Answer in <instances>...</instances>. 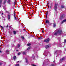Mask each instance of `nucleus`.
<instances>
[{
    "instance_id": "obj_1",
    "label": "nucleus",
    "mask_w": 66,
    "mask_h": 66,
    "mask_svg": "<svg viewBox=\"0 0 66 66\" xmlns=\"http://www.w3.org/2000/svg\"><path fill=\"white\" fill-rule=\"evenodd\" d=\"M57 30H56L54 31L53 33V34L54 35H56L57 34H61V33H62V31L61 30H58L57 31H56Z\"/></svg>"
},
{
    "instance_id": "obj_2",
    "label": "nucleus",
    "mask_w": 66,
    "mask_h": 66,
    "mask_svg": "<svg viewBox=\"0 0 66 66\" xmlns=\"http://www.w3.org/2000/svg\"><path fill=\"white\" fill-rule=\"evenodd\" d=\"M57 5H58L57 4H55L54 9L56 12L57 11L56 10H57Z\"/></svg>"
},
{
    "instance_id": "obj_3",
    "label": "nucleus",
    "mask_w": 66,
    "mask_h": 66,
    "mask_svg": "<svg viewBox=\"0 0 66 66\" xmlns=\"http://www.w3.org/2000/svg\"><path fill=\"white\" fill-rule=\"evenodd\" d=\"M50 40V39H47L45 40L44 41V42H46V43H48L49 42Z\"/></svg>"
},
{
    "instance_id": "obj_4",
    "label": "nucleus",
    "mask_w": 66,
    "mask_h": 66,
    "mask_svg": "<svg viewBox=\"0 0 66 66\" xmlns=\"http://www.w3.org/2000/svg\"><path fill=\"white\" fill-rule=\"evenodd\" d=\"M7 17L8 20H10V14H8Z\"/></svg>"
},
{
    "instance_id": "obj_5",
    "label": "nucleus",
    "mask_w": 66,
    "mask_h": 66,
    "mask_svg": "<svg viewBox=\"0 0 66 66\" xmlns=\"http://www.w3.org/2000/svg\"><path fill=\"white\" fill-rule=\"evenodd\" d=\"M66 19L63 20V21H62L61 24L63 23H64V22H66Z\"/></svg>"
},
{
    "instance_id": "obj_6",
    "label": "nucleus",
    "mask_w": 66,
    "mask_h": 66,
    "mask_svg": "<svg viewBox=\"0 0 66 66\" xmlns=\"http://www.w3.org/2000/svg\"><path fill=\"white\" fill-rule=\"evenodd\" d=\"M11 2H12V1H11V0H8V1H7V3H8L9 4H11Z\"/></svg>"
},
{
    "instance_id": "obj_7",
    "label": "nucleus",
    "mask_w": 66,
    "mask_h": 66,
    "mask_svg": "<svg viewBox=\"0 0 66 66\" xmlns=\"http://www.w3.org/2000/svg\"><path fill=\"white\" fill-rule=\"evenodd\" d=\"M14 17L15 19V20H17V18H16V16H15V11H14Z\"/></svg>"
},
{
    "instance_id": "obj_8",
    "label": "nucleus",
    "mask_w": 66,
    "mask_h": 66,
    "mask_svg": "<svg viewBox=\"0 0 66 66\" xmlns=\"http://www.w3.org/2000/svg\"><path fill=\"white\" fill-rule=\"evenodd\" d=\"M0 14H1V15H2L3 14L2 11H0Z\"/></svg>"
},
{
    "instance_id": "obj_9",
    "label": "nucleus",
    "mask_w": 66,
    "mask_h": 66,
    "mask_svg": "<svg viewBox=\"0 0 66 66\" xmlns=\"http://www.w3.org/2000/svg\"><path fill=\"white\" fill-rule=\"evenodd\" d=\"M65 59V58L64 57L63 58H62L61 59H60V61L61 62H62Z\"/></svg>"
},
{
    "instance_id": "obj_10",
    "label": "nucleus",
    "mask_w": 66,
    "mask_h": 66,
    "mask_svg": "<svg viewBox=\"0 0 66 66\" xmlns=\"http://www.w3.org/2000/svg\"><path fill=\"white\" fill-rule=\"evenodd\" d=\"M49 48V46L48 45H47L46 46L45 48L46 49H47V48Z\"/></svg>"
},
{
    "instance_id": "obj_11",
    "label": "nucleus",
    "mask_w": 66,
    "mask_h": 66,
    "mask_svg": "<svg viewBox=\"0 0 66 66\" xmlns=\"http://www.w3.org/2000/svg\"><path fill=\"white\" fill-rule=\"evenodd\" d=\"M46 23H49V20H47L46 21Z\"/></svg>"
},
{
    "instance_id": "obj_12",
    "label": "nucleus",
    "mask_w": 66,
    "mask_h": 66,
    "mask_svg": "<svg viewBox=\"0 0 66 66\" xmlns=\"http://www.w3.org/2000/svg\"><path fill=\"white\" fill-rule=\"evenodd\" d=\"M20 45L19 44H18L17 45V48H19V47H20Z\"/></svg>"
},
{
    "instance_id": "obj_13",
    "label": "nucleus",
    "mask_w": 66,
    "mask_h": 66,
    "mask_svg": "<svg viewBox=\"0 0 66 66\" xmlns=\"http://www.w3.org/2000/svg\"><path fill=\"white\" fill-rule=\"evenodd\" d=\"M53 27H55V26H56V25L55 24V23L54 22L53 23Z\"/></svg>"
},
{
    "instance_id": "obj_14",
    "label": "nucleus",
    "mask_w": 66,
    "mask_h": 66,
    "mask_svg": "<svg viewBox=\"0 0 66 66\" xmlns=\"http://www.w3.org/2000/svg\"><path fill=\"white\" fill-rule=\"evenodd\" d=\"M25 60L26 61V62L27 63V64H28V60H27V58H25Z\"/></svg>"
},
{
    "instance_id": "obj_15",
    "label": "nucleus",
    "mask_w": 66,
    "mask_h": 66,
    "mask_svg": "<svg viewBox=\"0 0 66 66\" xmlns=\"http://www.w3.org/2000/svg\"><path fill=\"white\" fill-rule=\"evenodd\" d=\"M16 56H14V57H13L14 60H16Z\"/></svg>"
},
{
    "instance_id": "obj_16",
    "label": "nucleus",
    "mask_w": 66,
    "mask_h": 66,
    "mask_svg": "<svg viewBox=\"0 0 66 66\" xmlns=\"http://www.w3.org/2000/svg\"><path fill=\"white\" fill-rule=\"evenodd\" d=\"M26 52H23V54H26Z\"/></svg>"
},
{
    "instance_id": "obj_17",
    "label": "nucleus",
    "mask_w": 66,
    "mask_h": 66,
    "mask_svg": "<svg viewBox=\"0 0 66 66\" xmlns=\"http://www.w3.org/2000/svg\"><path fill=\"white\" fill-rule=\"evenodd\" d=\"M13 32L14 34H16V33H17V32L16 31H13Z\"/></svg>"
},
{
    "instance_id": "obj_18",
    "label": "nucleus",
    "mask_w": 66,
    "mask_h": 66,
    "mask_svg": "<svg viewBox=\"0 0 66 66\" xmlns=\"http://www.w3.org/2000/svg\"><path fill=\"white\" fill-rule=\"evenodd\" d=\"M48 11H47V13L46 14V18H47V16H48Z\"/></svg>"
},
{
    "instance_id": "obj_19",
    "label": "nucleus",
    "mask_w": 66,
    "mask_h": 66,
    "mask_svg": "<svg viewBox=\"0 0 66 66\" xmlns=\"http://www.w3.org/2000/svg\"><path fill=\"white\" fill-rule=\"evenodd\" d=\"M64 15H62L61 16V18H63L64 17Z\"/></svg>"
},
{
    "instance_id": "obj_20",
    "label": "nucleus",
    "mask_w": 66,
    "mask_h": 66,
    "mask_svg": "<svg viewBox=\"0 0 66 66\" xmlns=\"http://www.w3.org/2000/svg\"><path fill=\"white\" fill-rule=\"evenodd\" d=\"M31 47H28V49H27V50H29L30 48H31Z\"/></svg>"
},
{
    "instance_id": "obj_21",
    "label": "nucleus",
    "mask_w": 66,
    "mask_h": 66,
    "mask_svg": "<svg viewBox=\"0 0 66 66\" xmlns=\"http://www.w3.org/2000/svg\"><path fill=\"white\" fill-rule=\"evenodd\" d=\"M61 8H64V6L62 5L61 6Z\"/></svg>"
},
{
    "instance_id": "obj_22",
    "label": "nucleus",
    "mask_w": 66,
    "mask_h": 66,
    "mask_svg": "<svg viewBox=\"0 0 66 66\" xmlns=\"http://www.w3.org/2000/svg\"><path fill=\"white\" fill-rule=\"evenodd\" d=\"M31 44L30 43H29L27 44V46H30L31 45Z\"/></svg>"
},
{
    "instance_id": "obj_23",
    "label": "nucleus",
    "mask_w": 66,
    "mask_h": 66,
    "mask_svg": "<svg viewBox=\"0 0 66 66\" xmlns=\"http://www.w3.org/2000/svg\"><path fill=\"white\" fill-rule=\"evenodd\" d=\"M15 66H19V64H17L15 65Z\"/></svg>"
},
{
    "instance_id": "obj_24",
    "label": "nucleus",
    "mask_w": 66,
    "mask_h": 66,
    "mask_svg": "<svg viewBox=\"0 0 66 66\" xmlns=\"http://www.w3.org/2000/svg\"><path fill=\"white\" fill-rule=\"evenodd\" d=\"M20 54H21V53L19 52L18 53V55H19Z\"/></svg>"
},
{
    "instance_id": "obj_25",
    "label": "nucleus",
    "mask_w": 66,
    "mask_h": 66,
    "mask_svg": "<svg viewBox=\"0 0 66 66\" xmlns=\"http://www.w3.org/2000/svg\"><path fill=\"white\" fill-rule=\"evenodd\" d=\"M6 1H4V2L3 3V4H5V3H6Z\"/></svg>"
},
{
    "instance_id": "obj_26",
    "label": "nucleus",
    "mask_w": 66,
    "mask_h": 66,
    "mask_svg": "<svg viewBox=\"0 0 66 66\" xmlns=\"http://www.w3.org/2000/svg\"><path fill=\"white\" fill-rule=\"evenodd\" d=\"M9 52V51L8 50H6V52Z\"/></svg>"
},
{
    "instance_id": "obj_27",
    "label": "nucleus",
    "mask_w": 66,
    "mask_h": 66,
    "mask_svg": "<svg viewBox=\"0 0 66 66\" xmlns=\"http://www.w3.org/2000/svg\"><path fill=\"white\" fill-rule=\"evenodd\" d=\"M2 0H0V4L2 3Z\"/></svg>"
},
{
    "instance_id": "obj_28",
    "label": "nucleus",
    "mask_w": 66,
    "mask_h": 66,
    "mask_svg": "<svg viewBox=\"0 0 66 66\" xmlns=\"http://www.w3.org/2000/svg\"><path fill=\"white\" fill-rule=\"evenodd\" d=\"M21 38H22V39H24V37H22Z\"/></svg>"
},
{
    "instance_id": "obj_29",
    "label": "nucleus",
    "mask_w": 66,
    "mask_h": 66,
    "mask_svg": "<svg viewBox=\"0 0 66 66\" xmlns=\"http://www.w3.org/2000/svg\"><path fill=\"white\" fill-rule=\"evenodd\" d=\"M66 42V40H64V43H65Z\"/></svg>"
},
{
    "instance_id": "obj_30",
    "label": "nucleus",
    "mask_w": 66,
    "mask_h": 66,
    "mask_svg": "<svg viewBox=\"0 0 66 66\" xmlns=\"http://www.w3.org/2000/svg\"><path fill=\"white\" fill-rule=\"evenodd\" d=\"M0 27L1 28H2V29H3V27H2V26H1Z\"/></svg>"
},
{
    "instance_id": "obj_31",
    "label": "nucleus",
    "mask_w": 66,
    "mask_h": 66,
    "mask_svg": "<svg viewBox=\"0 0 66 66\" xmlns=\"http://www.w3.org/2000/svg\"><path fill=\"white\" fill-rule=\"evenodd\" d=\"M51 66H54V64H52Z\"/></svg>"
},
{
    "instance_id": "obj_32",
    "label": "nucleus",
    "mask_w": 66,
    "mask_h": 66,
    "mask_svg": "<svg viewBox=\"0 0 66 66\" xmlns=\"http://www.w3.org/2000/svg\"><path fill=\"white\" fill-rule=\"evenodd\" d=\"M57 51H58L57 50L55 52V53H56L57 52Z\"/></svg>"
},
{
    "instance_id": "obj_33",
    "label": "nucleus",
    "mask_w": 66,
    "mask_h": 66,
    "mask_svg": "<svg viewBox=\"0 0 66 66\" xmlns=\"http://www.w3.org/2000/svg\"><path fill=\"white\" fill-rule=\"evenodd\" d=\"M2 63H0V66H1V65H2Z\"/></svg>"
},
{
    "instance_id": "obj_34",
    "label": "nucleus",
    "mask_w": 66,
    "mask_h": 66,
    "mask_svg": "<svg viewBox=\"0 0 66 66\" xmlns=\"http://www.w3.org/2000/svg\"><path fill=\"white\" fill-rule=\"evenodd\" d=\"M44 30H43V31H42V33H44Z\"/></svg>"
},
{
    "instance_id": "obj_35",
    "label": "nucleus",
    "mask_w": 66,
    "mask_h": 66,
    "mask_svg": "<svg viewBox=\"0 0 66 66\" xmlns=\"http://www.w3.org/2000/svg\"><path fill=\"white\" fill-rule=\"evenodd\" d=\"M16 3V2L15 1V2H14V5H15V4Z\"/></svg>"
},
{
    "instance_id": "obj_36",
    "label": "nucleus",
    "mask_w": 66,
    "mask_h": 66,
    "mask_svg": "<svg viewBox=\"0 0 66 66\" xmlns=\"http://www.w3.org/2000/svg\"><path fill=\"white\" fill-rule=\"evenodd\" d=\"M32 66H36V65H34V64H33L32 65Z\"/></svg>"
},
{
    "instance_id": "obj_37",
    "label": "nucleus",
    "mask_w": 66,
    "mask_h": 66,
    "mask_svg": "<svg viewBox=\"0 0 66 66\" xmlns=\"http://www.w3.org/2000/svg\"><path fill=\"white\" fill-rule=\"evenodd\" d=\"M8 26H9L8 25H7V26H6V28H7V27H8Z\"/></svg>"
},
{
    "instance_id": "obj_38",
    "label": "nucleus",
    "mask_w": 66,
    "mask_h": 66,
    "mask_svg": "<svg viewBox=\"0 0 66 66\" xmlns=\"http://www.w3.org/2000/svg\"><path fill=\"white\" fill-rule=\"evenodd\" d=\"M38 39H41V38H40L39 37L38 38Z\"/></svg>"
},
{
    "instance_id": "obj_39",
    "label": "nucleus",
    "mask_w": 66,
    "mask_h": 66,
    "mask_svg": "<svg viewBox=\"0 0 66 66\" xmlns=\"http://www.w3.org/2000/svg\"><path fill=\"white\" fill-rule=\"evenodd\" d=\"M18 62H19V61H17V62H16L17 63H18Z\"/></svg>"
},
{
    "instance_id": "obj_40",
    "label": "nucleus",
    "mask_w": 66,
    "mask_h": 66,
    "mask_svg": "<svg viewBox=\"0 0 66 66\" xmlns=\"http://www.w3.org/2000/svg\"><path fill=\"white\" fill-rule=\"evenodd\" d=\"M4 0V1H7V0Z\"/></svg>"
},
{
    "instance_id": "obj_41",
    "label": "nucleus",
    "mask_w": 66,
    "mask_h": 66,
    "mask_svg": "<svg viewBox=\"0 0 66 66\" xmlns=\"http://www.w3.org/2000/svg\"><path fill=\"white\" fill-rule=\"evenodd\" d=\"M1 51H0V53H1Z\"/></svg>"
},
{
    "instance_id": "obj_42",
    "label": "nucleus",
    "mask_w": 66,
    "mask_h": 66,
    "mask_svg": "<svg viewBox=\"0 0 66 66\" xmlns=\"http://www.w3.org/2000/svg\"><path fill=\"white\" fill-rule=\"evenodd\" d=\"M16 51H18V50H16Z\"/></svg>"
},
{
    "instance_id": "obj_43",
    "label": "nucleus",
    "mask_w": 66,
    "mask_h": 66,
    "mask_svg": "<svg viewBox=\"0 0 66 66\" xmlns=\"http://www.w3.org/2000/svg\"><path fill=\"white\" fill-rule=\"evenodd\" d=\"M32 57H33V56H34V55H32Z\"/></svg>"
},
{
    "instance_id": "obj_44",
    "label": "nucleus",
    "mask_w": 66,
    "mask_h": 66,
    "mask_svg": "<svg viewBox=\"0 0 66 66\" xmlns=\"http://www.w3.org/2000/svg\"><path fill=\"white\" fill-rule=\"evenodd\" d=\"M48 7L49 8V6H48Z\"/></svg>"
},
{
    "instance_id": "obj_45",
    "label": "nucleus",
    "mask_w": 66,
    "mask_h": 66,
    "mask_svg": "<svg viewBox=\"0 0 66 66\" xmlns=\"http://www.w3.org/2000/svg\"><path fill=\"white\" fill-rule=\"evenodd\" d=\"M48 60V61H49V60H48V59H47Z\"/></svg>"
},
{
    "instance_id": "obj_46",
    "label": "nucleus",
    "mask_w": 66,
    "mask_h": 66,
    "mask_svg": "<svg viewBox=\"0 0 66 66\" xmlns=\"http://www.w3.org/2000/svg\"><path fill=\"white\" fill-rule=\"evenodd\" d=\"M1 5H0V7H1Z\"/></svg>"
},
{
    "instance_id": "obj_47",
    "label": "nucleus",
    "mask_w": 66,
    "mask_h": 66,
    "mask_svg": "<svg viewBox=\"0 0 66 66\" xmlns=\"http://www.w3.org/2000/svg\"><path fill=\"white\" fill-rule=\"evenodd\" d=\"M11 26H9V28H11Z\"/></svg>"
},
{
    "instance_id": "obj_48",
    "label": "nucleus",
    "mask_w": 66,
    "mask_h": 66,
    "mask_svg": "<svg viewBox=\"0 0 66 66\" xmlns=\"http://www.w3.org/2000/svg\"><path fill=\"white\" fill-rule=\"evenodd\" d=\"M6 12H7V11H6Z\"/></svg>"
},
{
    "instance_id": "obj_49",
    "label": "nucleus",
    "mask_w": 66,
    "mask_h": 66,
    "mask_svg": "<svg viewBox=\"0 0 66 66\" xmlns=\"http://www.w3.org/2000/svg\"><path fill=\"white\" fill-rule=\"evenodd\" d=\"M47 4H49V3H48Z\"/></svg>"
},
{
    "instance_id": "obj_50",
    "label": "nucleus",
    "mask_w": 66,
    "mask_h": 66,
    "mask_svg": "<svg viewBox=\"0 0 66 66\" xmlns=\"http://www.w3.org/2000/svg\"><path fill=\"white\" fill-rule=\"evenodd\" d=\"M45 54H46V53H45Z\"/></svg>"
},
{
    "instance_id": "obj_51",
    "label": "nucleus",
    "mask_w": 66,
    "mask_h": 66,
    "mask_svg": "<svg viewBox=\"0 0 66 66\" xmlns=\"http://www.w3.org/2000/svg\"><path fill=\"white\" fill-rule=\"evenodd\" d=\"M44 52H45V51H44Z\"/></svg>"
}]
</instances>
